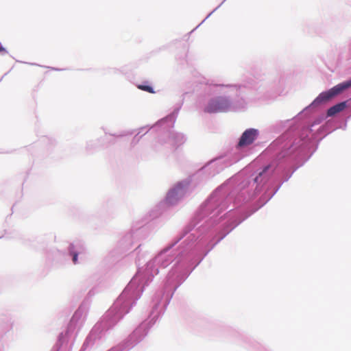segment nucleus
<instances>
[{
    "label": "nucleus",
    "instance_id": "nucleus-7",
    "mask_svg": "<svg viewBox=\"0 0 351 351\" xmlns=\"http://www.w3.org/2000/svg\"><path fill=\"white\" fill-rule=\"evenodd\" d=\"M71 254L73 256V262L74 263V264H76L77 262V254L73 252L71 253Z\"/></svg>",
    "mask_w": 351,
    "mask_h": 351
},
{
    "label": "nucleus",
    "instance_id": "nucleus-4",
    "mask_svg": "<svg viewBox=\"0 0 351 351\" xmlns=\"http://www.w3.org/2000/svg\"><path fill=\"white\" fill-rule=\"evenodd\" d=\"M346 107V102L343 101L339 103L332 107H330L327 111V115L328 117H332L335 115L337 113H339L343 111Z\"/></svg>",
    "mask_w": 351,
    "mask_h": 351
},
{
    "label": "nucleus",
    "instance_id": "nucleus-3",
    "mask_svg": "<svg viewBox=\"0 0 351 351\" xmlns=\"http://www.w3.org/2000/svg\"><path fill=\"white\" fill-rule=\"evenodd\" d=\"M257 136V131L254 129H249L245 130L239 142V146L243 147L250 145L254 142Z\"/></svg>",
    "mask_w": 351,
    "mask_h": 351
},
{
    "label": "nucleus",
    "instance_id": "nucleus-6",
    "mask_svg": "<svg viewBox=\"0 0 351 351\" xmlns=\"http://www.w3.org/2000/svg\"><path fill=\"white\" fill-rule=\"evenodd\" d=\"M138 88L142 90H144V91H147L149 93H154V90L153 89L152 87L149 86H146V85H138Z\"/></svg>",
    "mask_w": 351,
    "mask_h": 351
},
{
    "label": "nucleus",
    "instance_id": "nucleus-2",
    "mask_svg": "<svg viewBox=\"0 0 351 351\" xmlns=\"http://www.w3.org/2000/svg\"><path fill=\"white\" fill-rule=\"evenodd\" d=\"M230 106L229 101L224 97H218L211 100L206 108L208 112H217L226 110Z\"/></svg>",
    "mask_w": 351,
    "mask_h": 351
},
{
    "label": "nucleus",
    "instance_id": "nucleus-8",
    "mask_svg": "<svg viewBox=\"0 0 351 351\" xmlns=\"http://www.w3.org/2000/svg\"><path fill=\"white\" fill-rule=\"evenodd\" d=\"M3 350H4L3 346L0 345V351H3Z\"/></svg>",
    "mask_w": 351,
    "mask_h": 351
},
{
    "label": "nucleus",
    "instance_id": "nucleus-5",
    "mask_svg": "<svg viewBox=\"0 0 351 351\" xmlns=\"http://www.w3.org/2000/svg\"><path fill=\"white\" fill-rule=\"evenodd\" d=\"M66 341V332H61L58 337L56 343L53 346L51 351H62V348Z\"/></svg>",
    "mask_w": 351,
    "mask_h": 351
},
{
    "label": "nucleus",
    "instance_id": "nucleus-1",
    "mask_svg": "<svg viewBox=\"0 0 351 351\" xmlns=\"http://www.w3.org/2000/svg\"><path fill=\"white\" fill-rule=\"evenodd\" d=\"M351 87V79L348 81L340 83L330 88L329 90L322 93L314 101V104H319L326 102L343 90Z\"/></svg>",
    "mask_w": 351,
    "mask_h": 351
}]
</instances>
